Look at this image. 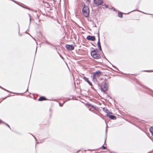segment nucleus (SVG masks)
Masks as SVG:
<instances>
[{"label":"nucleus","mask_w":153,"mask_h":153,"mask_svg":"<svg viewBox=\"0 0 153 153\" xmlns=\"http://www.w3.org/2000/svg\"><path fill=\"white\" fill-rule=\"evenodd\" d=\"M46 43L48 45H50V43H49V42H47V41H46Z\"/></svg>","instance_id":"obj_33"},{"label":"nucleus","mask_w":153,"mask_h":153,"mask_svg":"<svg viewBox=\"0 0 153 153\" xmlns=\"http://www.w3.org/2000/svg\"><path fill=\"white\" fill-rule=\"evenodd\" d=\"M39 101H42L43 100H47L46 98L44 96H42L40 97L39 99Z\"/></svg>","instance_id":"obj_11"},{"label":"nucleus","mask_w":153,"mask_h":153,"mask_svg":"<svg viewBox=\"0 0 153 153\" xmlns=\"http://www.w3.org/2000/svg\"><path fill=\"white\" fill-rule=\"evenodd\" d=\"M33 136V137H34V138H35V140H36V141H37L36 139V138L34 136Z\"/></svg>","instance_id":"obj_42"},{"label":"nucleus","mask_w":153,"mask_h":153,"mask_svg":"<svg viewBox=\"0 0 153 153\" xmlns=\"http://www.w3.org/2000/svg\"><path fill=\"white\" fill-rule=\"evenodd\" d=\"M83 79L85 81H86V82H87L89 84V85H90L91 86H92V84L91 82L88 80V78H87V77H86L85 76H84Z\"/></svg>","instance_id":"obj_10"},{"label":"nucleus","mask_w":153,"mask_h":153,"mask_svg":"<svg viewBox=\"0 0 153 153\" xmlns=\"http://www.w3.org/2000/svg\"><path fill=\"white\" fill-rule=\"evenodd\" d=\"M104 58L105 59H107H107H106V58L104 56Z\"/></svg>","instance_id":"obj_43"},{"label":"nucleus","mask_w":153,"mask_h":153,"mask_svg":"<svg viewBox=\"0 0 153 153\" xmlns=\"http://www.w3.org/2000/svg\"><path fill=\"white\" fill-rule=\"evenodd\" d=\"M93 50H94L96 52H99V50H98L97 49H94Z\"/></svg>","instance_id":"obj_24"},{"label":"nucleus","mask_w":153,"mask_h":153,"mask_svg":"<svg viewBox=\"0 0 153 153\" xmlns=\"http://www.w3.org/2000/svg\"><path fill=\"white\" fill-rule=\"evenodd\" d=\"M107 80L103 79L101 82L100 85L99 84V87H98L99 89H100L101 91L105 92L108 90V85L106 82Z\"/></svg>","instance_id":"obj_1"},{"label":"nucleus","mask_w":153,"mask_h":153,"mask_svg":"<svg viewBox=\"0 0 153 153\" xmlns=\"http://www.w3.org/2000/svg\"><path fill=\"white\" fill-rule=\"evenodd\" d=\"M22 7L24 8H26V9H27L29 10H31L29 8H28L27 7H23V6H21Z\"/></svg>","instance_id":"obj_20"},{"label":"nucleus","mask_w":153,"mask_h":153,"mask_svg":"<svg viewBox=\"0 0 153 153\" xmlns=\"http://www.w3.org/2000/svg\"><path fill=\"white\" fill-rule=\"evenodd\" d=\"M118 15L119 17L122 18L123 17V13L121 12H119L118 13Z\"/></svg>","instance_id":"obj_13"},{"label":"nucleus","mask_w":153,"mask_h":153,"mask_svg":"<svg viewBox=\"0 0 153 153\" xmlns=\"http://www.w3.org/2000/svg\"><path fill=\"white\" fill-rule=\"evenodd\" d=\"M98 41H99V42H100V37H99V34L98 35Z\"/></svg>","instance_id":"obj_34"},{"label":"nucleus","mask_w":153,"mask_h":153,"mask_svg":"<svg viewBox=\"0 0 153 153\" xmlns=\"http://www.w3.org/2000/svg\"><path fill=\"white\" fill-rule=\"evenodd\" d=\"M152 71L153 72V71Z\"/></svg>","instance_id":"obj_49"},{"label":"nucleus","mask_w":153,"mask_h":153,"mask_svg":"<svg viewBox=\"0 0 153 153\" xmlns=\"http://www.w3.org/2000/svg\"><path fill=\"white\" fill-rule=\"evenodd\" d=\"M86 39L88 40L94 41L95 40V38L94 36L88 35L87 36Z\"/></svg>","instance_id":"obj_7"},{"label":"nucleus","mask_w":153,"mask_h":153,"mask_svg":"<svg viewBox=\"0 0 153 153\" xmlns=\"http://www.w3.org/2000/svg\"><path fill=\"white\" fill-rule=\"evenodd\" d=\"M109 153H116L114 152L110 151L109 152Z\"/></svg>","instance_id":"obj_37"},{"label":"nucleus","mask_w":153,"mask_h":153,"mask_svg":"<svg viewBox=\"0 0 153 153\" xmlns=\"http://www.w3.org/2000/svg\"><path fill=\"white\" fill-rule=\"evenodd\" d=\"M94 4L97 5H100L103 3V0H94Z\"/></svg>","instance_id":"obj_5"},{"label":"nucleus","mask_w":153,"mask_h":153,"mask_svg":"<svg viewBox=\"0 0 153 153\" xmlns=\"http://www.w3.org/2000/svg\"><path fill=\"white\" fill-rule=\"evenodd\" d=\"M82 11L83 15L85 17H87L89 16V9L88 6L84 5L82 9Z\"/></svg>","instance_id":"obj_2"},{"label":"nucleus","mask_w":153,"mask_h":153,"mask_svg":"<svg viewBox=\"0 0 153 153\" xmlns=\"http://www.w3.org/2000/svg\"><path fill=\"white\" fill-rule=\"evenodd\" d=\"M111 9L114 11H115L116 10V9L113 7H112Z\"/></svg>","instance_id":"obj_29"},{"label":"nucleus","mask_w":153,"mask_h":153,"mask_svg":"<svg viewBox=\"0 0 153 153\" xmlns=\"http://www.w3.org/2000/svg\"><path fill=\"white\" fill-rule=\"evenodd\" d=\"M102 148L103 149H106V146H104V145H103L102 146Z\"/></svg>","instance_id":"obj_22"},{"label":"nucleus","mask_w":153,"mask_h":153,"mask_svg":"<svg viewBox=\"0 0 153 153\" xmlns=\"http://www.w3.org/2000/svg\"><path fill=\"white\" fill-rule=\"evenodd\" d=\"M91 77L92 78V80L95 83V84L98 87H99V83L97 81V78L95 77H93L92 76Z\"/></svg>","instance_id":"obj_8"},{"label":"nucleus","mask_w":153,"mask_h":153,"mask_svg":"<svg viewBox=\"0 0 153 153\" xmlns=\"http://www.w3.org/2000/svg\"><path fill=\"white\" fill-rule=\"evenodd\" d=\"M149 95H151V96H153V94H152V93H149Z\"/></svg>","instance_id":"obj_28"},{"label":"nucleus","mask_w":153,"mask_h":153,"mask_svg":"<svg viewBox=\"0 0 153 153\" xmlns=\"http://www.w3.org/2000/svg\"><path fill=\"white\" fill-rule=\"evenodd\" d=\"M139 11V12H142L144 14H146V13H144V12H142L140 11H139V10H133V11H132L129 12H128V14L130 13L131 12H133V11Z\"/></svg>","instance_id":"obj_18"},{"label":"nucleus","mask_w":153,"mask_h":153,"mask_svg":"<svg viewBox=\"0 0 153 153\" xmlns=\"http://www.w3.org/2000/svg\"><path fill=\"white\" fill-rule=\"evenodd\" d=\"M91 88L93 89V88L92 87H91Z\"/></svg>","instance_id":"obj_47"},{"label":"nucleus","mask_w":153,"mask_h":153,"mask_svg":"<svg viewBox=\"0 0 153 153\" xmlns=\"http://www.w3.org/2000/svg\"><path fill=\"white\" fill-rule=\"evenodd\" d=\"M92 57L94 59H98L101 58V56L99 52H96L94 50H92L91 52Z\"/></svg>","instance_id":"obj_3"},{"label":"nucleus","mask_w":153,"mask_h":153,"mask_svg":"<svg viewBox=\"0 0 153 153\" xmlns=\"http://www.w3.org/2000/svg\"><path fill=\"white\" fill-rule=\"evenodd\" d=\"M103 111H104L105 112L107 113V114H108V112H109V110H108V109L105 108H103Z\"/></svg>","instance_id":"obj_14"},{"label":"nucleus","mask_w":153,"mask_h":153,"mask_svg":"<svg viewBox=\"0 0 153 153\" xmlns=\"http://www.w3.org/2000/svg\"><path fill=\"white\" fill-rule=\"evenodd\" d=\"M36 144L39 143V142H36Z\"/></svg>","instance_id":"obj_45"},{"label":"nucleus","mask_w":153,"mask_h":153,"mask_svg":"<svg viewBox=\"0 0 153 153\" xmlns=\"http://www.w3.org/2000/svg\"><path fill=\"white\" fill-rule=\"evenodd\" d=\"M105 6L106 8H108V5L107 4H105Z\"/></svg>","instance_id":"obj_31"},{"label":"nucleus","mask_w":153,"mask_h":153,"mask_svg":"<svg viewBox=\"0 0 153 153\" xmlns=\"http://www.w3.org/2000/svg\"><path fill=\"white\" fill-rule=\"evenodd\" d=\"M107 127V125H106V127ZM107 131V127H106V130H105V133H106V134H105V142L106 140V138Z\"/></svg>","instance_id":"obj_17"},{"label":"nucleus","mask_w":153,"mask_h":153,"mask_svg":"<svg viewBox=\"0 0 153 153\" xmlns=\"http://www.w3.org/2000/svg\"><path fill=\"white\" fill-rule=\"evenodd\" d=\"M112 66L114 67V68H116V69L118 70V68L116 67H115V66L113 65H112Z\"/></svg>","instance_id":"obj_35"},{"label":"nucleus","mask_w":153,"mask_h":153,"mask_svg":"<svg viewBox=\"0 0 153 153\" xmlns=\"http://www.w3.org/2000/svg\"><path fill=\"white\" fill-rule=\"evenodd\" d=\"M19 34L20 36H21V35L19 33Z\"/></svg>","instance_id":"obj_26"},{"label":"nucleus","mask_w":153,"mask_h":153,"mask_svg":"<svg viewBox=\"0 0 153 153\" xmlns=\"http://www.w3.org/2000/svg\"><path fill=\"white\" fill-rule=\"evenodd\" d=\"M59 106H60L61 107L63 105V104H61L60 103H59Z\"/></svg>","instance_id":"obj_32"},{"label":"nucleus","mask_w":153,"mask_h":153,"mask_svg":"<svg viewBox=\"0 0 153 153\" xmlns=\"http://www.w3.org/2000/svg\"><path fill=\"white\" fill-rule=\"evenodd\" d=\"M45 139L42 140H41V141L40 142V143H42V142H43L44 141Z\"/></svg>","instance_id":"obj_25"},{"label":"nucleus","mask_w":153,"mask_h":153,"mask_svg":"<svg viewBox=\"0 0 153 153\" xmlns=\"http://www.w3.org/2000/svg\"><path fill=\"white\" fill-rule=\"evenodd\" d=\"M92 25H93V27H96V25L95 24L94 22H93L92 23Z\"/></svg>","instance_id":"obj_23"},{"label":"nucleus","mask_w":153,"mask_h":153,"mask_svg":"<svg viewBox=\"0 0 153 153\" xmlns=\"http://www.w3.org/2000/svg\"><path fill=\"white\" fill-rule=\"evenodd\" d=\"M97 45H98V47L99 48V50L100 51H102V48H101V46L100 43V42H99V41H98L97 42Z\"/></svg>","instance_id":"obj_12"},{"label":"nucleus","mask_w":153,"mask_h":153,"mask_svg":"<svg viewBox=\"0 0 153 153\" xmlns=\"http://www.w3.org/2000/svg\"><path fill=\"white\" fill-rule=\"evenodd\" d=\"M50 45V46H51V47H54V46L52 44H51V43H50V45Z\"/></svg>","instance_id":"obj_27"},{"label":"nucleus","mask_w":153,"mask_h":153,"mask_svg":"<svg viewBox=\"0 0 153 153\" xmlns=\"http://www.w3.org/2000/svg\"><path fill=\"white\" fill-rule=\"evenodd\" d=\"M149 89L150 91H151L152 93H153V91H152V90L150 89Z\"/></svg>","instance_id":"obj_38"},{"label":"nucleus","mask_w":153,"mask_h":153,"mask_svg":"<svg viewBox=\"0 0 153 153\" xmlns=\"http://www.w3.org/2000/svg\"><path fill=\"white\" fill-rule=\"evenodd\" d=\"M145 71V72H151L149 70H146V71Z\"/></svg>","instance_id":"obj_30"},{"label":"nucleus","mask_w":153,"mask_h":153,"mask_svg":"<svg viewBox=\"0 0 153 153\" xmlns=\"http://www.w3.org/2000/svg\"><path fill=\"white\" fill-rule=\"evenodd\" d=\"M102 74V72L99 70H98L96 72H93V73L92 76L93 77H95L96 78L98 77Z\"/></svg>","instance_id":"obj_4"},{"label":"nucleus","mask_w":153,"mask_h":153,"mask_svg":"<svg viewBox=\"0 0 153 153\" xmlns=\"http://www.w3.org/2000/svg\"><path fill=\"white\" fill-rule=\"evenodd\" d=\"M106 116L109 117L112 120H116L117 118L115 116L113 115H109L108 114H107Z\"/></svg>","instance_id":"obj_9"},{"label":"nucleus","mask_w":153,"mask_h":153,"mask_svg":"<svg viewBox=\"0 0 153 153\" xmlns=\"http://www.w3.org/2000/svg\"><path fill=\"white\" fill-rule=\"evenodd\" d=\"M112 114V112H110V111H109V112H108V114Z\"/></svg>","instance_id":"obj_40"},{"label":"nucleus","mask_w":153,"mask_h":153,"mask_svg":"<svg viewBox=\"0 0 153 153\" xmlns=\"http://www.w3.org/2000/svg\"><path fill=\"white\" fill-rule=\"evenodd\" d=\"M0 88H1L2 89L6 91H7V92H11L10 91H9L7 90V89L4 88H3L2 87H1V86H0Z\"/></svg>","instance_id":"obj_16"},{"label":"nucleus","mask_w":153,"mask_h":153,"mask_svg":"<svg viewBox=\"0 0 153 153\" xmlns=\"http://www.w3.org/2000/svg\"><path fill=\"white\" fill-rule=\"evenodd\" d=\"M7 98V97H6L4 98H2V100H4V99H5Z\"/></svg>","instance_id":"obj_39"},{"label":"nucleus","mask_w":153,"mask_h":153,"mask_svg":"<svg viewBox=\"0 0 153 153\" xmlns=\"http://www.w3.org/2000/svg\"><path fill=\"white\" fill-rule=\"evenodd\" d=\"M149 14V15H152V18H153V14Z\"/></svg>","instance_id":"obj_41"},{"label":"nucleus","mask_w":153,"mask_h":153,"mask_svg":"<svg viewBox=\"0 0 153 153\" xmlns=\"http://www.w3.org/2000/svg\"><path fill=\"white\" fill-rule=\"evenodd\" d=\"M36 50H37V48H36V52H35V54H36Z\"/></svg>","instance_id":"obj_44"},{"label":"nucleus","mask_w":153,"mask_h":153,"mask_svg":"<svg viewBox=\"0 0 153 153\" xmlns=\"http://www.w3.org/2000/svg\"><path fill=\"white\" fill-rule=\"evenodd\" d=\"M27 90H28V88H27V90L25 91V92H26V91Z\"/></svg>","instance_id":"obj_46"},{"label":"nucleus","mask_w":153,"mask_h":153,"mask_svg":"<svg viewBox=\"0 0 153 153\" xmlns=\"http://www.w3.org/2000/svg\"><path fill=\"white\" fill-rule=\"evenodd\" d=\"M60 56L63 59V57L60 54H59Z\"/></svg>","instance_id":"obj_36"},{"label":"nucleus","mask_w":153,"mask_h":153,"mask_svg":"<svg viewBox=\"0 0 153 153\" xmlns=\"http://www.w3.org/2000/svg\"><path fill=\"white\" fill-rule=\"evenodd\" d=\"M65 47L68 51L73 50L74 49V47L72 45H66Z\"/></svg>","instance_id":"obj_6"},{"label":"nucleus","mask_w":153,"mask_h":153,"mask_svg":"<svg viewBox=\"0 0 153 153\" xmlns=\"http://www.w3.org/2000/svg\"><path fill=\"white\" fill-rule=\"evenodd\" d=\"M56 49V48L55 47H54Z\"/></svg>","instance_id":"obj_48"},{"label":"nucleus","mask_w":153,"mask_h":153,"mask_svg":"<svg viewBox=\"0 0 153 153\" xmlns=\"http://www.w3.org/2000/svg\"><path fill=\"white\" fill-rule=\"evenodd\" d=\"M3 123L4 124H5L6 126H8L9 128L10 129H11V128H10V126H9L8 124H7V123H5L4 122Z\"/></svg>","instance_id":"obj_19"},{"label":"nucleus","mask_w":153,"mask_h":153,"mask_svg":"<svg viewBox=\"0 0 153 153\" xmlns=\"http://www.w3.org/2000/svg\"><path fill=\"white\" fill-rule=\"evenodd\" d=\"M87 105L89 106H91V107L94 108H94V106L93 105H91V104H90V103H89L88 102V103H87Z\"/></svg>","instance_id":"obj_15"},{"label":"nucleus","mask_w":153,"mask_h":153,"mask_svg":"<svg viewBox=\"0 0 153 153\" xmlns=\"http://www.w3.org/2000/svg\"><path fill=\"white\" fill-rule=\"evenodd\" d=\"M28 15L30 17V19H29V21H30V24H29V25H30V22H31V16L30 15V14L29 13H28Z\"/></svg>","instance_id":"obj_21"}]
</instances>
